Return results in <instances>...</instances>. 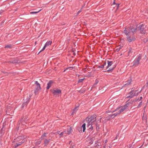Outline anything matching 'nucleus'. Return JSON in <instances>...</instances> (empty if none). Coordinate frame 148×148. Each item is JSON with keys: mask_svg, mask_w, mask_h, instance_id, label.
<instances>
[{"mask_svg": "<svg viewBox=\"0 0 148 148\" xmlns=\"http://www.w3.org/2000/svg\"><path fill=\"white\" fill-rule=\"evenodd\" d=\"M35 84L36 86V90L35 91V93L36 94V93H37L41 89V88L40 86V84L37 81H36L35 82Z\"/></svg>", "mask_w": 148, "mask_h": 148, "instance_id": "20e7f679", "label": "nucleus"}, {"mask_svg": "<svg viewBox=\"0 0 148 148\" xmlns=\"http://www.w3.org/2000/svg\"><path fill=\"white\" fill-rule=\"evenodd\" d=\"M46 133H44L43 135H42V136H41V138L44 139V138L45 137H46ZM42 140V139H41V140L40 141H38V143L37 142L36 143V145H39L41 142V141Z\"/></svg>", "mask_w": 148, "mask_h": 148, "instance_id": "9d476101", "label": "nucleus"}, {"mask_svg": "<svg viewBox=\"0 0 148 148\" xmlns=\"http://www.w3.org/2000/svg\"><path fill=\"white\" fill-rule=\"evenodd\" d=\"M53 83V82L52 81H49L47 84V89L48 90L52 86V84Z\"/></svg>", "mask_w": 148, "mask_h": 148, "instance_id": "1a4fd4ad", "label": "nucleus"}, {"mask_svg": "<svg viewBox=\"0 0 148 148\" xmlns=\"http://www.w3.org/2000/svg\"><path fill=\"white\" fill-rule=\"evenodd\" d=\"M142 102H140L139 103V104L138 105V107H139L140 106V105H142Z\"/></svg>", "mask_w": 148, "mask_h": 148, "instance_id": "5701e85b", "label": "nucleus"}, {"mask_svg": "<svg viewBox=\"0 0 148 148\" xmlns=\"http://www.w3.org/2000/svg\"><path fill=\"white\" fill-rule=\"evenodd\" d=\"M142 99V97H140V100H141Z\"/></svg>", "mask_w": 148, "mask_h": 148, "instance_id": "393cba45", "label": "nucleus"}, {"mask_svg": "<svg viewBox=\"0 0 148 148\" xmlns=\"http://www.w3.org/2000/svg\"><path fill=\"white\" fill-rule=\"evenodd\" d=\"M136 30V27L134 26L132 27H127L124 31V33L126 36L127 39L129 42H131L135 40V38L134 36V32Z\"/></svg>", "mask_w": 148, "mask_h": 148, "instance_id": "f257e3e1", "label": "nucleus"}, {"mask_svg": "<svg viewBox=\"0 0 148 148\" xmlns=\"http://www.w3.org/2000/svg\"><path fill=\"white\" fill-rule=\"evenodd\" d=\"M143 26V25H142V26H141V27H142Z\"/></svg>", "mask_w": 148, "mask_h": 148, "instance_id": "bb28decb", "label": "nucleus"}, {"mask_svg": "<svg viewBox=\"0 0 148 148\" xmlns=\"http://www.w3.org/2000/svg\"><path fill=\"white\" fill-rule=\"evenodd\" d=\"M127 84V85H129L130 84H128V83H127V84Z\"/></svg>", "mask_w": 148, "mask_h": 148, "instance_id": "a878e982", "label": "nucleus"}, {"mask_svg": "<svg viewBox=\"0 0 148 148\" xmlns=\"http://www.w3.org/2000/svg\"><path fill=\"white\" fill-rule=\"evenodd\" d=\"M86 124L84 123L82 126L81 127V129H83V132H84L86 129Z\"/></svg>", "mask_w": 148, "mask_h": 148, "instance_id": "4468645a", "label": "nucleus"}, {"mask_svg": "<svg viewBox=\"0 0 148 148\" xmlns=\"http://www.w3.org/2000/svg\"><path fill=\"white\" fill-rule=\"evenodd\" d=\"M96 120V117L94 116H91L90 118L87 117L86 119L87 127L88 128L90 131L93 129V127L92 126V123Z\"/></svg>", "mask_w": 148, "mask_h": 148, "instance_id": "f03ea898", "label": "nucleus"}, {"mask_svg": "<svg viewBox=\"0 0 148 148\" xmlns=\"http://www.w3.org/2000/svg\"><path fill=\"white\" fill-rule=\"evenodd\" d=\"M84 79H79L78 81V82L80 83V82H82L83 81Z\"/></svg>", "mask_w": 148, "mask_h": 148, "instance_id": "aec40b11", "label": "nucleus"}, {"mask_svg": "<svg viewBox=\"0 0 148 148\" xmlns=\"http://www.w3.org/2000/svg\"><path fill=\"white\" fill-rule=\"evenodd\" d=\"M41 10H39V11H38V12H30V14H36V13H37L38 12H39Z\"/></svg>", "mask_w": 148, "mask_h": 148, "instance_id": "a211bd4d", "label": "nucleus"}, {"mask_svg": "<svg viewBox=\"0 0 148 148\" xmlns=\"http://www.w3.org/2000/svg\"><path fill=\"white\" fill-rule=\"evenodd\" d=\"M112 64V61H108V66L107 67V69H108V71H109L110 70H113L114 69V67H112L111 66Z\"/></svg>", "mask_w": 148, "mask_h": 148, "instance_id": "39448f33", "label": "nucleus"}, {"mask_svg": "<svg viewBox=\"0 0 148 148\" xmlns=\"http://www.w3.org/2000/svg\"><path fill=\"white\" fill-rule=\"evenodd\" d=\"M81 12V10H79L78 13H77V14H78L79 13H80Z\"/></svg>", "mask_w": 148, "mask_h": 148, "instance_id": "b1692460", "label": "nucleus"}, {"mask_svg": "<svg viewBox=\"0 0 148 148\" xmlns=\"http://www.w3.org/2000/svg\"><path fill=\"white\" fill-rule=\"evenodd\" d=\"M60 132H58L57 133L58 134H59L60 136H62L63 135H64V136H66V135H65V134H66V132L65 131L61 132L60 134L59 133Z\"/></svg>", "mask_w": 148, "mask_h": 148, "instance_id": "2eb2a0df", "label": "nucleus"}, {"mask_svg": "<svg viewBox=\"0 0 148 148\" xmlns=\"http://www.w3.org/2000/svg\"><path fill=\"white\" fill-rule=\"evenodd\" d=\"M71 128L70 126H68L67 128V134H69L71 133Z\"/></svg>", "mask_w": 148, "mask_h": 148, "instance_id": "f8f14e48", "label": "nucleus"}, {"mask_svg": "<svg viewBox=\"0 0 148 148\" xmlns=\"http://www.w3.org/2000/svg\"><path fill=\"white\" fill-rule=\"evenodd\" d=\"M24 141H23V140L21 142L16 143L15 145L14 146V147L15 148H16L18 146L20 145Z\"/></svg>", "mask_w": 148, "mask_h": 148, "instance_id": "ddd939ff", "label": "nucleus"}, {"mask_svg": "<svg viewBox=\"0 0 148 148\" xmlns=\"http://www.w3.org/2000/svg\"><path fill=\"white\" fill-rule=\"evenodd\" d=\"M129 94L130 95L129 96L127 97H130V98H132L134 95H137L138 94V93H135L134 95H133V93L132 92H130Z\"/></svg>", "mask_w": 148, "mask_h": 148, "instance_id": "9b49d317", "label": "nucleus"}, {"mask_svg": "<svg viewBox=\"0 0 148 148\" xmlns=\"http://www.w3.org/2000/svg\"><path fill=\"white\" fill-rule=\"evenodd\" d=\"M78 107L77 106L73 110V113H75L76 112L78 109Z\"/></svg>", "mask_w": 148, "mask_h": 148, "instance_id": "f3484780", "label": "nucleus"}, {"mask_svg": "<svg viewBox=\"0 0 148 148\" xmlns=\"http://www.w3.org/2000/svg\"><path fill=\"white\" fill-rule=\"evenodd\" d=\"M127 107V106L125 105L117 108L113 112H115L113 114L110 115V117L112 118H114L115 116L120 114L121 112L125 110Z\"/></svg>", "mask_w": 148, "mask_h": 148, "instance_id": "7ed1b4c3", "label": "nucleus"}, {"mask_svg": "<svg viewBox=\"0 0 148 148\" xmlns=\"http://www.w3.org/2000/svg\"><path fill=\"white\" fill-rule=\"evenodd\" d=\"M106 64V63L105 62L103 64L101 65L100 66H99V67L101 68H103L104 67V66Z\"/></svg>", "mask_w": 148, "mask_h": 148, "instance_id": "6ab92c4d", "label": "nucleus"}, {"mask_svg": "<svg viewBox=\"0 0 148 148\" xmlns=\"http://www.w3.org/2000/svg\"><path fill=\"white\" fill-rule=\"evenodd\" d=\"M11 46L10 45H6L5 47V48H10Z\"/></svg>", "mask_w": 148, "mask_h": 148, "instance_id": "412c9836", "label": "nucleus"}, {"mask_svg": "<svg viewBox=\"0 0 148 148\" xmlns=\"http://www.w3.org/2000/svg\"><path fill=\"white\" fill-rule=\"evenodd\" d=\"M140 59L141 58L139 57L136 59L133 62V65L136 66L138 65Z\"/></svg>", "mask_w": 148, "mask_h": 148, "instance_id": "423d86ee", "label": "nucleus"}, {"mask_svg": "<svg viewBox=\"0 0 148 148\" xmlns=\"http://www.w3.org/2000/svg\"><path fill=\"white\" fill-rule=\"evenodd\" d=\"M52 92L54 95H55L60 94L61 93V90L60 89H57L53 90Z\"/></svg>", "mask_w": 148, "mask_h": 148, "instance_id": "6e6552de", "label": "nucleus"}, {"mask_svg": "<svg viewBox=\"0 0 148 148\" xmlns=\"http://www.w3.org/2000/svg\"><path fill=\"white\" fill-rule=\"evenodd\" d=\"M31 97V96L30 95H29V96L28 97V100L27 101H26V102H28L29 101V100L30 99V98Z\"/></svg>", "mask_w": 148, "mask_h": 148, "instance_id": "4be33fe9", "label": "nucleus"}, {"mask_svg": "<svg viewBox=\"0 0 148 148\" xmlns=\"http://www.w3.org/2000/svg\"><path fill=\"white\" fill-rule=\"evenodd\" d=\"M52 43V42L50 41L47 42L45 44V46L40 51V52L44 50L46 47L49 46V45H51V44Z\"/></svg>", "mask_w": 148, "mask_h": 148, "instance_id": "0eeeda50", "label": "nucleus"}, {"mask_svg": "<svg viewBox=\"0 0 148 148\" xmlns=\"http://www.w3.org/2000/svg\"><path fill=\"white\" fill-rule=\"evenodd\" d=\"M50 140V139L49 140H47V139H45V141H44V144L45 145H47L49 142Z\"/></svg>", "mask_w": 148, "mask_h": 148, "instance_id": "dca6fc26", "label": "nucleus"}]
</instances>
